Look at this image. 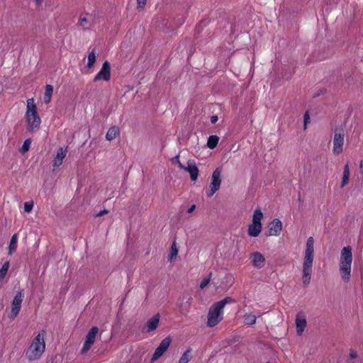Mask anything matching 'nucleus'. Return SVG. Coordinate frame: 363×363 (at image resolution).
Returning <instances> with one entry per match:
<instances>
[{
  "label": "nucleus",
  "instance_id": "obj_1",
  "mask_svg": "<svg viewBox=\"0 0 363 363\" xmlns=\"http://www.w3.org/2000/svg\"><path fill=\"white\" fill-rule=\"evenodd\" d=\"M313 259L314 240L312 237H310L306 241L302 266V283L304 287H307L311 282Z\"/></svg>",
  "mask_w": 363,
  "mask_h": 363
},
{
  "label": "nucleus",
  "instance_id": "obj_2",
  "mask_svg": "<svg viewBox=\"0 0 363 363\" xmlns=\"http://www.w3.org/2000/svg\"><path fill=\"white\" fill-rule=\"evenodd\" d=\"M46 331L42 330L32 340L28 348L25 350L26 359L30 361L40 359L45 351Z\"/></svg>",
  "mask_w": 363,
  "mask_h": 363
},
{
  "label": "nucleus",
  "instance_id": "obj_3",
  "mask_svg": "<svg viewBox=\"0 0 363 363\" xmlns=\"http://www.w3.org/2000/svg\"><path fill=\"white\" fill-rule=\"evenodd\" d=\"M234 302L232 297L227 296L214 303L209 308L207 315V325L213 328L217 325L223 318V308L227 303Z\"/></svg>",
  "mask_w": 363,
  "mask_h": 363
},
{
  "label": "nucleus",
  "instance_id": "obj_4",
  "mask_svg": "<svg viewBox=\"0 0 363 363\" xmlns=\"http://www.w3.org/2000/svg\"><path fill=\"white\" fill-rule=\"evenodd\" d=\"M352 252L350 246L344 247L340 252L339 271L342 281H350L351 278Z\"/></svg>",
  "mask_w": 363,
  "mask_h": 363
},
{
  "label": "nucleus",
  "instance_id": "obj_5",
  "mask_svg": "<svg viewBox=\"0 0 363 363\" xmlns=\"http://www.w3.org/2000/svg\"><path fill=\"white\" fill-rule=\"evenodd\" d=\"M26 119L28 131L35 132L39 129L41 120L37 112V108L33 98L27 100Z\"/></svg>",
  "mask_w": 363,
  "mask_h": 363
},
{
  "label": "nucleus",
  "instance_id": "obj_6",
  "mask_svg": "<svg viewBox=\"0 0 363 363\" xmlns=\"http://www.w3.org/2000/svg\"><path fill=\"white\" fill-rule=\"evenodd\" d=\"M345 138V132L342 128H337L335 129L333 138V152L335 155H340L343 150V144Z\"/></svg>",
  "mask_w": 363,
  "mask_h": 363
},
{
  "label": "nucleus",
  "instance_id": "obj_7",
  "mask_svg": "<svg viewBox=\"0 0 363 363\" xmlns=\"http://www.w3.org/2000/svg\"><path fill=\"white\" fill-rule=\"evenodd\" d=\"M221 174L222 171L220 168H216L213 171L209 186V191L207 194L208 197L213 196L214 194L219 189L221 184Z\"/></svg>",
  "mask_w": 363,
  "mask_h": 363
},
{
  "label": "nucleus",
  "instance_id": "obj_8",
  "mask_svg": "<svg viewBox=\"0 0 363 363\" xmlns=\"http://www.w3.org/2000/svg\"><path fill=\"white\" fill-rule=\"evenodd\" d=\"M23 297L24 296L22 291H18L14 296L11 303V312L9 314V318L10 319H13L18 315L21 308Z\"/></svg>",
  "mask_w": 363,
  "mask_h": 363
},
{
  "label": "nucleus",
  "instance_id": "obj_9",
  "mask_svg": "<svg viewBox=\"0 0 363 363\" xmlns=\"http://www.w3.org/2000/svg\"><path fill=\"white\" fill-rule=\"evenodd\" d=\"M99 332V329L97 327H92L89 332L87 333L85 340L83 344V347L82 348L81 352L84 354L87 352L91 348V345L95 341L96 336Z\"/></svg>",
  "mask_w": 363,
  "mask_h": 363
},
{
  "label": "nucleus",
  "instance_id": "obj_10",
  "mask_svg": "<svg viewBox=\"0 0 363 363\" xmlns=\"http://www.w3.org/2000/svg\"><path fill=\"white\" fill-rule=\"evenodd\" d=\"M171 344V338L169 337H167L163 339L160 343L159 346L156 348L152 357L151 358L150 362L153 363L159 358H160L164 353L168 350L169 345Z\"/></svg>",
  "mask_w": 363,
  "mask_h": 363
},
{
  "label": "nucleus",
  "instance_id": "obj_11",
  "mask_svg": "<svg viewBox=\"0 0 363 363\" xmlns=\"http://www.w3.org/2000/svg\"><path fill=\"white\" fill-rule=\"evenodd\" d=\"M191 301L192 297L189 294H184L179 297L177 306L182 314L186 315L189 312Z\"/></svg>",
  "mask_w": 363,
  "mask_h": 363
},
{
  "label": "nucleus",
  "instance_id": "obj_12",
  "mask_svg": "<svg viewBox=\"0 0 363 363\" xmlns=\"http://www.w3.org/2000/svg\"><path fill=\"white\" fill-rule=\"evenodd\" d=\"M103 79L108 82L111 79V66L108 61H105L99 72L95 75L94 78V82Z\"/></svg>",
  "mask_w": 363,
  "mask_h": 363
},
{
  "label": "nucleus",
  "instance_id": "obj_13",
  "mask_svg": "<svg viewBox=\"0 0 363 363\" xmlns=\"http://www.w3.org/2000/svg\"><path fill=\"white\" fill-rule=\"evenodd\" d=\"M295 324L297 335H301L304 332L307 325L306 314L303 311H299L296 314Z\"/></svg>",
  "mask_w": 363,
  "mask_h": 363
},
{
  "label": "nucleus",
  "instance_id": "obj_14",
  "mask_svg": "<svg viewBox=\"0 0 363 363\" xmlns=\"http://www.w3.org/2000/svg\"><path fill=\"white\" fill-rule=\"evenodd\" d=\"M250 259L252 264L257 269H262L266 264V259L264 255L259 252H254L250 255Z\"/></svg>",
  "mask_w": 363,
  "mask_h": 363
},
{
  "label": "nucleus",
  "instance_id": "obj_15",
  "mask_svg": "<svg viewBox=\"0 0 363 363\" xmlns=\"http://www.w3.org/2000/svg\"><path fill=\"white\" fill-rule=\"evenodd\" d=\"M282 230V223L278 218H274L269 224L268 236H278Z\"/></svg>",
  "mask_w": 363,
  "mask_h": 363
},
{
  "label": "nucleus",
  "instance_id": "obj_16",
  "mask_svg": "<svg viewBox=\"0 0 363 363\" xmlns=\"http://www.w3.org/2000/svg\"><path fill=\"white\" fill-rule=\"evenodd\" d=\"M67 147L65 148L60 147L57 150L56 155L52 161V165L54 167H58L62 164L63 160L66 157L67 152Z\"/></svg>",
  "mask_w": 363,
  "mask_h": 363
},
{
  "label": "nucleus",
  "instance_id": "obj_17",
  "mask_svg": "<svg viewBox=\"0 0 363 363\" xmlns=\"http://www.w3.org/2000/svg\"><path fill=\"white\" fill-rule=\"evenodd\" d=\"M185 171L188 172L190 174L192 181H196L199 175V169L194 160H190L187 162L186 168Z\"/></svg>",
  "mask_w": 363,
  "mask_h": 363
},
{
  "label": "nucleus",
  "instance_id": "obj_18",
  "mask_svg": "<svg viewBox=\"0 0 363 363\" xmlns=\"http://www.w3.org/2000/svg\"><path fill=\"white\" fill-rule=\"evenodd\" d=\"M160 314L157 313L146 323V333H150L157 329L160 323Z\"/></svg>",
  "mask_w": 363,
  "mask_h": 363
},
{
  "label": "nucleus",
  "instance_id": "obj_19",
  "mask_svg": "<svg viewBox=\"0 0 363 363\" xmlns=\"http://www.w3.org/2000/svg\"><path fill=\"white\" fill-rule=\"evenodd\" d=\"M261 231H262V225L251 223L248 226V232L247 233L250 237L256 238V237L259 236Z\"/></svg>",
  "mask_w": 363,
  "mask_h": 363
},
{
  "label": "nucleus",
  "instance_id": "obj_20",
  "mask_svg": "<svg viewBox=\"0 0 363 363\" xmlns=\"http://www.w3.org/2000/svg\"><path fill=\"white\" fill-rule=\"evenodd\" d=\"M350 177V171L349 164L347 163L344 166V168H343L342 178V182H341V184H340L341 188L345 187L349 183Z\"/></svg>",
  "mask_w": 363,
  "mask_h": 363
},
{
  "label": "nucleus",
  "instance_id": "obj_21",
  "mask_svg": "<svg viewBox=\"0 0 363 363\" xmlns=\"http://www.w3.org/2000/svg\"><path fill=\"white\" fill-rule=\"evenodd\" d=\"M263 218V213L261 211L260 208H257L255 209L253 216H252V223L254 224H257L262 225V220Z\"/></svg>",
  "mask_w": 363,
  "mask_h": 363
},
{
  "label": "nucleus",
  "instance_id": "obj_22",
  "mask_svg": "<svg viewBox=\"0 0 363 363\" xmlns=\"http://www.w3.org/2000/svg\"><path fill=\"white\" fill-rule=\"evenodd\" d=\"M17 242H18V235L16 233H14L10 240L9 245V255H12L17 248Z\"/></svg>",
  "mask_w": 363,
  "mask_h": 363
},
{
  "label": "nucleus",
  "instance_id": "obj_23",
  "mask_svg": "<svg viewBox=\"0 0 363 363\" xmlns=\"http://www.w3.org/2000/svg\"><path fill=\"white\" fill-rule=\"evenodd\" d=\"M119 133V129L116 126H113L108 129L106 135V139L107 140H112L116 138Z\"/></svg>",
  "mask_w": 363,
  "mask_h": 363
},
{
  "label": "nucleus",
  "instance_id": "obj_24",
  "mask_svg": "<svg viewBox=\"0 0 363 363\" xmlns=\"http://www.w3.org/2000/svg\"><path fill=\"white\" fill-rule=\"evenodd\" d=\"M219 142V137L216 135H210L207 141V147L210 149H214Z\"/></svg>",
  "mask_w": 363,
  "mask_h": 363
},
{
  "label": "nucleus",
  "instance_id": "obj_25",
  "mask_svg": "<svg viewBox=\"0 0 363 363\" xmlns=\"http://www.w3.org/2000/svg\"><path fill=\"white\" fill-rule=\"evenodd\" d=\"M96 60L95 49H93L88 55L86 67L91 69L95 64Z\"/></svg>",
  "mask_w": 363,
  "mask_h": 363
},
{
  "label": "nucleus",
  "instance_id": "obj_26",
  "mask_svg": "<svg viewBox=\"0 0 363 363\" xmlns=\"http://www.w3.org/2000/svg\"><path fill=\"white\" fill-rule=\"evenodd\" d=\"M243 318L245 324L247 325H252L255 324L257 320V317L251 313L245 314Z\"/></svg>",
  "mask_w": 363,
  "mask_h": 363
},
{
  "label": "nucleus",
  "instance_id": "obj_27",
  "mask_svg": "<svg viewBox=\"0 0 363 363\" xmlns=\"http://www.w3.org/2000/svg\"><path fill=\"white\" fill-rule=\"evenodd\" d=\"M53 91V87L50 84H47L45 86V91L44 94V101L45 103H49L51 100L52 94Z\"/></svg>",
  "mask_w": 363,
  "mask_h": 363
},
{
  "label": "nucleus",
  "instance_id": "obj_28",
  "mask_svg": "<svg viewBox=\"0 0 363 363\" xmlns=\"http://www.w3.org/2000/svg\"><path fill=\"white\" fill-rule=\"evenodd\" d=\"M191 352V348L187 349L180 357L179 363H188L190 360Z\"/></svg>",
  "mask_w": 363,
  "mask_h": 363
},
{
  "label": "nucleus",
  "instance_id": "obj_29",
  "mask_svg": "<svg viewBox=\"0 0 363 363\" xmlns=\"http://www.w3.org/2000/svg\"><path fill=\"white\" fill-rule=\"evenodd\" d=\"M9 268V262H6L0 269V281L2 280L7 274Z\"/></svg>",
  "mask_w": 363,
  "mask_h": 363
},
{
  "label": "nucleus",
  "instance_id": "obj_30",
  "mask_svg": "<svg viewBox=\"0 0 363 363\" xmlns=\"http://www.w3.org/2000/svg\"><path fill=\"white\" fill-rule=\"evenodd\" d=\"M178 255V249L176 246V242H174L171 246V250L169 254V260L174 259Z\"/></svg>",
  "mask_w": 363,
  "mask_h": 363
},
{
  "label": "nucleus",
  "instance_id": "obj_31",
  "mask_svg": "<svg viewBox=\"0 0 363 363\" xmlns=\"http://www.w3.org/2000/svg\"><path fill=\"white\" fill-rule=\"evenodd\" d=\"M30 144H31L30 140V139H26L24 141L23 145H22V147L21 148V152H27L29 150V148H30Z\"/></svg>",
  "mask_w": 363,
  "mask_h": 363
},
{
  "label": "nucleus",
  "instance_id": "obj_32",
  "mask_svg": "<svg viewBox=\"0 0 363 363\" xmlns=\"http://www.w3.org/2000/svg\"><path fill=\"white\" fill-rule=\"evenodd\" d=\"M211 279V273H209L208 277H206L201 281V282L200 284V288L202 289H204L210 283Z\"/></svg>",
  "mask_w": 363,
  "mask_h": 363
},
{
  "label": "nucleus",
  "instance_id": "obj_33",
  "mask_svg": "<svg viewBox=\"0 0 363 363\" xmlns=\"http://www.w3.org/2000/svg\"><path fill=\"white\" fill-rule=\"evenodd\" d=\"M33 202L28 201L24 203V211L27 213H30L33 208Z\"/></svg>",
  "mask_w": 363,
  "mask_h": 363
},
{
  "label": "nucleus",
  "instance_id": "obj_34",
  "mask_svg": "<svg viewBox=\"0 0 363 363\" xmlns=\"http://www.w3.org/2000/svg\"><path fill=\"white\" fill-rule=\"evenodd\" d=\"M349 357L350 359H356L357 357V353L353 350H351L349 353Z\"/></svg>",
  "mask_w": 363,
  "mask_h": 363
},
{
  "label": "nucleus",
  "instance_id": "obj_35",
  "mask_svg": "<svg viewBox=\"0 0 363 363\" xmlns=\"http://www.w3.org/2000/svg\"><path fill=\"white\" fill-rule=\"evenodd\" d=\"M309 119H310V118H309V115H308V112L305 113V114H304V129L306 128L307 123H308Z\"/></svg>",
  "mask_w": 363,
  "mask_h": 363
},
{
  "label": "nucleus",
  "instance_id": "obj_36",
  "mask_svg": "<svg viewBox=\"0 0 363 363\" xmlns=\"http://www.w3.org/2000/svg\"><path fill=\"white\" fill-rule=\"evenodd\" d=\"M87 22V18L86 17H80L79 18V26L83 27L84 24Z\"/></svg>",
  "mask_w": 363,
  "mask_h": 363
},
{
  "label": "nucleus",
  "instance_id": "obj_37",
  "mask_svg": "<svg viewBox=\"0 0 363 363\" xmlns=\"http://www.w3.org/2000/svg\"><path fill=\"white\" fill-rule=\"evenodd\" d=\"M138 5L140 8H143L144 6L146 4L147 0H137Z\"/></svg>",
  "mask_w": 363,
  "mask_h": 363
},
{
  "label": "nucleus",
  "instance_id": "obj_38",
  "mask_svg": "<svg viewBox=\"0 0 363 363\" xmlns=\"http://www.w3.org/2000/svg\"><path fill=\"white\" fill-rule=\"evenodd\" d=\"M108 211L106 209H104V210L101 211L100 212H99L98 213H96V216H97V217L101 216L104 214L108 213Z\"/></svg>",
  "mask_w": 363,
  "mask_h": 363
},
{
  "label": "nucleus",
  "instance_id": "obj_39",
  "mask_svg": "<svg viewBox=\"0 0 363 363\" xmlns=\"http://www.w3.org/2000/svg\"><path fill=\"white\" fill-rule=\"evenodd\" d=\"M218 118L217 116H212L211 117V122L213 124L216 123L218 121Z\"/></svg>",
  "mask_w": 363,
  "mask_h": 363
},
{
  "label": "nucleus",
  "instance_id": "obj_40",
  "mask_svg": "<svg viewBox=\"0 0 363 363\" xmlns=\"http://www.w3.org/2000/svg\"><path fill=\"white\" fill-rule=\"evenodd\" d=\"M43 0H34L36 6L39 7L42 5Z\"/></svg>",
  "mask_w": 363,
  "mask_h": 363
},
{
  "label": "nucleus",
  "instance_id": "obj_41",
  "mask_svg": "<svg viewBox=\"0 0 363 363\" xmlns=\"http://www.w3.org/2000/svg\"><path fill=\"white\" fill-rule=\"evenodd\" d=\"M195 208H196V206H195L194 204L191 205V206L188 208L187 212H188L189 213H190L193 212V211H194Z\"/></svg>",
  "mask_w": 363,
  "mask_h": 363
},
{
  "label": "nucleus",
  "instance_id": "obj_42",
  "mask_svg": "<svg viewBox=\"0 0 363 363\" xmlns=\"http://www.w3.org/2000/svg\"><path fill=\"white\" fill-rule=\"evenodd\" d=\"M177 164H178V167H179L181 169H184V170H185V168H186V166L183 165V164L181 163V162H180L179 160H178Z\"/></svg>",
  "mask_w": 363,
  "mask_h": 363
},
{
  "label": "nucleus",
  "instance_id": "obj_43",
  "mask_svg": "<svg viewBox=\"0 0 363 363\" xmlns=\"http://www.w3.org/2000/svg\"><path fill=\"white\" fill-rule=\"evenodd\" d=\"M362 167H363V162H362V161H361V162H360V164H359V167H360V168H362Z\"/></svg>",
  "mask_w": 363,
  "mask_h": 363
},
{
  "label": "nucleus",
  "instance_id": "obj_44",
  "mask_svg": "<svg viewBox=\"0 0 363 363\" xmlns=\"http://www.w3.org/2000/svg\"><path fill=\"white\" fill-rule=\"evenodd\" d=\"M174 159H175V161L178 162V160H179V155H177Z\"/></svg>",
  "mask_w": 363,
  "mask_h": 363
}]
</instances>
